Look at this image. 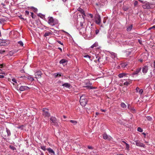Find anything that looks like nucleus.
Instances as JSON below:
<instances>
[{"instance_id":"nucleus-1","label":"nucleus","mask_w":155,"mask_h":155,"mask_svg":"<svg viewBox=\"0 0 155 155\" xmlns=\"http://www.w3.org/2000/svg\"><path fill=\"white\" fill-rule=\"evenodd\" d=\"M87 99L86 98H83V96H81L80 99V102L81 104L83 106L86 105L87 103Z\"/></svg>"},{"instance_id":"nucleus-2","label":"nucleus","mask_w":155,"mask_h":155,"mask_svg":"<svg viewBox=\"0 0 155 155\" xmlns=\"http://www.w3.org/2000/svg\"><path fill=\"white\" fill-rule=\"evenodd\" d=\"M51 120V125L57 126L58 123L57 122V120L55 117H52L50 118Z\"/></svg>"},{"instance_id":"nucleus-3","label":"nucleus","mask_w":155,"mask_h":155,"mask_svg":"<svg viewBox=\"0 0 155 155\" xmlns=\"http://www.w3.org/2000/svg\"><path fill=\"white\" fill-rule=\"evenodd\" d=\"M42 114L45 117H48L50 115L49 113L48 109L46 108H43Z\"/></svg>"},{"instance_id":"nucleus-4","label":"nucleus","mask_w":155,"mask_h":155,"mask_svg":"<svg viewBox=\"0 0 155 155\" xmlns=\"http://www.w3.org/2000/svg\"><path fill=\"white\" fill-rule=\"evenodd\" d=\"M48 23L50 25L53 26L55 25V23L54 19L52 17H49L48 18Z\"/></svg>"},{"instance_id":"nucleus-5","label":"nucleus","mask_w":155,"mask_h":155,"mask_svg":"<svg viewBox=\"0 0 155 155\" xmlns=\"http://www.w3.org/2000/svg\"><path fill=\"white\" fill-rule=\"evenodd\" d=\"M92 84L90 82H88L85 83V85L86 86H84V87H87L89 89H95L96 88L93 87L91 86Z\"/></svg>"},{"instance_id":"nucleus-6","label":"nucleus","mask_w":155,"mask_h":155,"mask_svg":"<svg viewBox=\"0 0 155 155\" xmlns=\"http://www.w3.org/2000/svg\"><path fill=\"white\" fill-rule=\"evenodd\" d=\"M142 6L143 8L144 9H149L151 8L149 2H147L144 4L142 5Z\"/></svg>"},{"instance_id":"nucleus-7","label":"nucleus","mask_w":155,"mask_h":155,"mask_svg":"<svg viewBox=\"0 0 155 155\" xmlns=\"http://www.w3.org/2000/svg\"><path fill=\"white\" fill-rule=\"evenodd\" d=\"M6 132L7 133V135H4L2 134V137H10L11 135V133L10 130L8 128H6Z\"/></svg>"},{"instance_id":"nucleus-8","label":"nucleus","mask_w":155,"mask_h":155,"mask_svg":"<svg viewBox=\"0 0 155 155\" xmlns=\"http://www.w3.org/2000/svg\"><path fill=\"white\" fill-rule=\"evenodd\" d=\"M101 22V16L100 15H99L96 17V18L95 22L97 24L99 25H100Z\"/></svg>"},{"instance_id":"nucleus-9","label":"nucleus","mask_w":155,"mask_h":155,"mask_svg":"<svg viewBox=\"0 0 155 155\" xmlns=\"http://www.w3.org/2000/svg\"><path fill=\"white\" fill-rule=\"evenodd\" d=\"M128 108L132 113H135L136 112V110L134 109V107L131 106L130 104H128Z\"/></svg>"},{"instance_id":"nucleus-10","label":"nucleus","mask_w":155,"mask_h":155,"mask_svg":"<svg viewBox=\"0 0 155 155\" xmlns=\"http://www.w3.org/2000/svg\"><path fill=\"white\" fill-rule=\"evenodd\" d=\"M36 78H39L41 77L42 73L41 71H38L36 72L35 74Z\"/></svg>"},{"instance_id":"nucleus-11","label":"nucleus","mask_w":155,"mask_h":155,"mask_svg":"<svg viewBox=\"0 0 155 155\" xmlns=\"http://www.w3.org/2000/svg\"><path fill=\"white\" fill-rule=\"evenodd\" d=\"M135 142L136 143V145L137 146L143 147H144L145 145L143 143L140 142L138 141H135Z\"/></svg>"},{"instance_id":"nucleus-12","label":"nucleus","mask_w":155,"mask_h":155,"mask_svg":"<svg viewBox=\"0 0 155 155\" xmlns=\"http://www.w3.org/2000/svg\"><path fill=\"white\" fill-rule=\"evenodd\" d=\"M119 68H125V67H128L129 66H128L127 64L126 63H121L118 65Z\"/></svg>"},{"instance_id":"nucleus-13","label":"nucleus","mask_w":155,"mask_h":155,"mask_svg":"<svg viewBox=\"0 0 155 155\" xmlns=\"http://www.w3.org/2000/svg\"><path fill=\"white\" fill-rule=\"evenodd\" d=\"M49 153L51 155H55V153L54 151L51 148H49L47 149Z\"/></svg>"},{"instance_id":"nucleus-14","label":"nucleus","mask_w":155,"mask_h":155,"mask_svg":"<svg viewBox=\"0 0 155 155\" xmlns=\"http://www.w3.org/2000/svg\"><path fill=\"white\" fill-rule=\"evenodd\" d=\"M29 87L27 86H21L19 88V90L21 91H23L26 90H27Z\"/></svg>"},{"instance_id":"nucleus-15","label":"nucleus","mask_w":155,"mask_h":155,"mask_svg":"<svg viewBox=\"0 0 155 155\" xmlns=\"http://www.w3.org/2000/svg\"><path fill=\"white\" fill-rule=\"evenodd\" d=\"M103 139L104 140L107 139L108 140H110L111 137L110 136H108L106 133H104L103 135Z\"/></svg>"},{"instance_id":"nucleus-16","label":"nucleus","mask_w":155,"mask_h":155,"mask_svg":"<svg viewBox=\"0 0 155 155\" xmlns=\"http://www.w3.org/2000/svg\"><path fill=\"white\" fill-rule=\"evenodd\" d=\"M136 92H138L141 95L143 92V90L142 89H140L138 87H137L136 89Z\"/></svg>"},{"instance_id":"nucleus-17","label":"nucleus","mask_w":155,"mask_h":155,"mask_svg":"<svg viewBox=\"0 0 155 155\" xmlns=\"http://www.w3.org/2000/svg\"><path fill=\"white\" fill-rule=\"evenodd\" d=\"M141 68L137 69V70L132 74V76L133 77L137 76V75L139 72L140 71Z\"/></svg>"},{"instance_id":"nucleus-18","label":"nucleus","mask_w":155,"mask_h":155,"mask_svg":"<svg viewBox=\"0 0 155 155\" xmlns=\"http://www.w3.org/2000/svg\"><path fill=\"white\" fill-rule=\"evenodd\" d=\"M60 64H62L63 65H66L67 63V61L65 59H61L59 62Z\"/></svg>"},{"instance_id":"nucleus-19","label":"nucleus","mask_w":155,"mask_h":155,"mask_svg":"<svg viewBox=\"0 0 155 155\" xmlns=\"http://www.w3.org/2000/svg\"><path fill=\"white\" fill-rule=\"evenodd\" d=\"M77 10L78 11L80 12L81 14H82L84 16H86V15L85 14V13L84 12V11L82 8L79 7L78 8Z\"/></svg>"},{"instance_id":"nucleus-20","label":"nucleus","mask_w":155,"mask_h":155,"mask_svg":"<svg viewBox=\"0 0 155 155\" xmlns=\"http://www.w3.org/2000/svg\"><path fill=\"white\" fill-rule=\"evenodd\" d=\"M128 74L126 73H122L120 74H118V76L119 78H122L124 77H125L127 75H128Z\"/></svg>"},{"instance_id":"nucleus-21","label":"nucleus","mask_w":155,"mask_h":155,"mask_svg":"<svg viewBox=\"0 0 155 155\" xmlns=\"http://www.w3.org/2000/svg\"><path fill=\"white\" fill-rule=\"evenodd\" d=\"M54 77L55 78H56L57 77L59 78L61 77V76H63L60 73H54Z\"/></svg>"},{"instance_id":"nucleus-22","label":"nucleus","mask_w":155,"mask_h":155,"mask_svg":"<svg viewBox=\"0 0 155 155\" xmlns=\"http://www.w3.org/2000/svg\"><path fill=\"white\" fill-rule=\"evenodd\" d=\"M62 86L63 87H65L67 88H70L71 85L70 84L68 83H65L64 84H62Z\"/></svg>"},{"instance_id":"nucleus-23","label":"nucleus","mask_w":155,"mask_h":155,"mask_svg":"<svg viewBox=\"0 0 155 155\" xmlns=\"http://www.w3.org/2000/svg\"><path fill=\"white\" fill-rule=\"evenodd\" d=\"M121 107L123 108H126L127 107V105L124 103H122L120 104Z\"/></svg>"},{"instance_id":"nucleus-24","label":"nucleus","mask_w":155,"mask_h":155,"mask_svg":"<svg viewBox=\"0 0 155 155\" xmlns=\"http://www.w3.org/2000/svg\"><path fill=\"white\" fill-rule=\"evenodd\" d=\"M6 45L5 42H4L3 40L0 39V46L5 45Z\"/></svg>"},{"instance_id":"nucleus-25","label":"nucleus","mask_w":155,"mask_h":155,"mask_svg":"<svg viewBox=\"0 0 155 155\" xmlns=\"http://www.w3.org/2000/svg\"><path fill=\"white\" fill-rule=\"evenodd\" d=\"M132 27H133L132 25H130V26H128L127 28V31H130L131 30V29H132Z\"/></svg>"},{"instance_id":"nucleus-26","label":"nucleus","mask_w":155,"mask_h":155,"mask_svg":"<svg viewBox=\"0 0 155 155\" xmlns=\"http://www.w3.org/2000/svg\"><path fill=\"white\" fill-rule=\"evenodd\" d=\"M117 57V54L114 53H111V57L113 58L114 59Z\"/></svg>"},{"instance_id":"nucleus-27","label":"nucleus","mask_w":155,"mask_h":155,"mask_svg":"<svg viewBox=\"0 0 155 155\" xmlns=\"http://www.w3.org/2000/svg\"><path fill=\"white\" fill-rule=\"evenodd\" d=\"M9 147L10 149L12 150H16V148L12 145H10L9 146Z\"/></svg>"},{"instance_id":"nucleus-28","label":"nucleus","mask_w":155,"mask_h":155,"mask_svg":"<svg viewBox=\"0 0 155 155\" xmlns=\"http://www.w3.org/2000/svg\"><path fill=\"white\" fill-rule=\"evenodd\" d=\"M146 118L147 119V120L149 121H151L152 119V118L150 117V116H148L146 117Z\"/></svg>"},{"instance_id":"nucleus-29","label":"nucleus","mask_w":155,"mask_h":155,"mask_svg":"<svg viewBox=\"0 0 155 155\" xmlns=\"http://www.w3.org/2000/svg\"><path fill=\"white\" fill-rule=\"evenodd\" d=\"M70 122L72 123L74 125H75L77 123L76 121L72 120H70Z\"/></svg>"},{"instance_id":"nucleus-30","label":"nucleus","mask_w":155,"mask_h":155,"mask_svg":"<svg viewBox=\"0 0 155 155\" xmlns=\"http://www.w3.org/2000/svg\"><path fill=\"white\" fill-rule=\"evenodd\" d=\"M51 33L50 32H46L44 35V36L46 37V36H48L50 35H51Z\"/></svg>"},{"instance_id":"nucleus-31","label":"nucleus","mask_w":155,"mask_h":155,"mask_svg":"<svg viewBox=\"0 0 155 155\" xmlns=\"http://www.w3.org/2000/svg\"><path fill=\"white\" fill-rule=\"evenodd\" d=\"M7 66H6L5 64H0V68H2L3 67H7Z\"/></svg>"},{"instance_id":"nucleus-32","label":"nucleus","mask_w":155,"mask_h":155,"mask_svg":"<svg viewBox=\"0 0 155 155\" xmlns=\"http://www.w3.org/2000/svg\"><path fill=\"white\" fill-rule=\"evenodd\" d=\"M142 71L144 73H147V71L148 68H142Z\"/></svg>"},{"instance_id":"nucleus-33","label":"nucleus","mask_w":155,"mask_h":155,"mask_svg":"<svg viewBox=\"0 0 155 155\" xmlns=\"http://www.w3.org/2000/svg\"><path fill=\"white\" fill-rule=\"evenodd\" d=\"M137 130L140 132H142L143 131V130L141 127H138L137 128Z\"/></svg>"},{"instance_id":"nucleus-34","label":"nucleus","mask_w":155,"mask_h":155,"mask_svg":"<svg viewBox=\"0 0 155 155\" xmlns=\"http://www.w3.org/2000/svg\"><path fill=\"white\" fill-rule=\"evenodd\" d=\"M28 79L29 80L31 81H33L34 80V79L33 78L31 77V76H28Z\"/></svg>"},{"instance_id":"nucleus-35","label":"nucleus","mask_w":155,"mask_h":155,"mask_svg":"<svg viewBox=\"0 0 155 155\" xmlns=\"http://www.w3.org/2000/svg\"><path fill=\"white\" fill-rule=\"evenodd\" d=\"M41 148L44 151H45L46 150H47L45 147V146H41Z\"/></svg>"},{"instance_id":"nucleus-36","label":"nucleus","mask_w":155,"mask_h":155,"mask_svg":"<svg viewBox=\"0 0 155 155\" xmlns=\"http://www.w3.org/2000/svg\"><path fill=\"white\" fill-rule=\"evenodd\" d=\"M126 149L127 150H129V145L128 143H126Z\"/></svg>"},{"instance_id":"nucleus-37","label":"nucleus","mask_w":155,"mask_h":155,"mask_svg":"<svg viewBox=\"0 0 155 155\" xmlns=\"http://www.w3.org/2000/svg\"><path fill=\"white\" fill-rule=\"evenodd\" d=\"M18 43L21 46H23V42L21 41H19L18 42Z\"/></svg>"},{"instance_id":"nucleus-38","label":"nucleus","mask_w":155,"mask_h":155,"mask_svg":"<svg viewBox=\"0 0 155 155\" xmlns=\"http://www.w3.org/2000/svg\"><path fill=\"white\" fill-rule=\"evenodd\" d=\"M97 46V45H96V44L95 43L91 47V48H93L94 47H96Z\"/></svg>"},{"instance_id":"nucleus-39","label":"nucleus","mask_w":155,"mask_h":155,"mask_svg":"<svg viewBox=\"0 0 155 155\" xmlns=\"http://www.w3.org/2000/svg\"><path fill=\"white\" fill-rule=\"evenodd\" d=\"M12 81L15 83H17L16 80L15 78H12Z\"/></svg>"},{"instance_id":"nucleus-40","label":"nucleus","mask_w":155,"mask_h":155,"mask_svg":"<svg viewBox=\"0 0 155 155\" xmlns=\"http://www.w3.org/2000/svg\"><path fill=\"white\" fill-rule=\"evenodd\" d=\"M31 16L32 18H34L35 15L33 13L31 12Z\"/></svg>"},{"instance_id":"nucleus-41","label":"nucleus","mask_w":155,"mask_h":155,"mask_svg":"<svg viewBox=\"0 0 155 155\" xmlns=\"http://www.w3.org/2000/svg\"><path fill=\"white\" fill-rule=\"evenodd\" d=\"M5 52V50H1L0 51V54H2Z\"/></svg>"},{"instance_id":"nucleus-42","label":"nucleus","mask_w":155,"mask_h":155,"mask_svg":"<svg viewBox=\"0 0 155 155\" xmlns=\"http://www.w3.org/2000/svg\"><path fill=\"white\" fill-rule=\"evenodd\" d=\"M23 125H21L18 127V129H23Z\"/></svg>"},{"instance_id":"nucleus-43","label":"nucleus","mask_w":155,"mask_h":155,"mask_svg":"<svg viewBox=\"0 0 155 155\" xmlns=\"http://www.w3.org/2000/svg\"><path fill=\"white\" fill-rule=\"evenodd\" d=\"M152 67L155 68V61H154L153 62L152 64Z\"/></svg>"},{"instance_id":"nucleus-44","label":"nucleus","mask_w":155,"mask_h":155,"mask_svg":"<svg viewBox=\"0 0 155 155\" xmlns=\"http://www.w3.org/2000/svg\"><path fill=\"white\" fill-rule=\"evenodd\" d=\"M101 59V58L100 57H99L97 59V60H95L94 61L96 62H97V61H98V62H100V59Z\"/></svg>"},{"instance_id":"nucleus-45","label":"nucleus","mask_w":155,"mask_h":155,"mask_svg":"<svg viewBox=\"0 0 155 155\" xmlns=\"http://www.w3.org/2000/svg\"><path fill=\"white\" fill-rule=\"evenodd\" d=\"M124 84L126 85H128L129 84V83L127 81H126L124 83Z\"/></svg>"},{"instance_id":"nucleus-46","label":"nucleus","mask_w":155,"mask_h":155,"mask_svg":"<svg viewBox=\"0 0 155 155\" xmlns=\"http://www.w3.org/2000/svg\"><path fill=\"white\" fill-rule=\"evenodd\" d=\"M84 58H90V57L88 55H86L84 56Z\"/></svg>"},{"instance_id":"nucleus-47","label":"nucleus","mask_w":155,"mask_h":155,"mask_svg":"<svg viewBox=\"0 0 155 155\" xmlns=\"http://www.w3.org/2000/svg\"><path fill=\"white\" fill-rule=\"evenodd\" d=\"M57 41L59 44H60L61 45H63V43H61V41Z\"/></svg>"},{"instance_id":"nucleus-48","label":"nucleus","mask_w":155,"mask_h":155,"mask_svg":"<svg viewBox=\"0 0 155 155\" xmlns=\"http://www.w3.org/2000/svg\"><path fill=\"white\" fill-rule=\"evenodd\" d=\"M154 28H155V25H154L153 26L150 28H149V30H150V29H152Z\"/></svg>"},{"instance_id":"nucleus-49","label":"nucleus","mask_w":155,"mask_h":155,"mask_svg":"<svg viewBox=\"0 0 155 155\" xmlns=\"http://www.w3.org/2000/svg\"><path fill=\"white\" fill-rule=\"evenodd\" d=\"M138 2L137 1H135L134 2V5L135 6H136V5H137V4H138Z\"/></svg>"},{"instance_id":"nucleus-50","label":"nucleus","mask_w":155,"mask_h":155,"mask_svg":"<svg viewBox=\"0 0 155 155\" xmlns=\"http://www.w3.org/2000/svg\"><path fill=\"white\" fill-rule=\"evenodd\" d=\"M25 15H28L29 14V12L28 11H26L25 12Z\"/></svg>"},{"instance_id":"nucleus-51","label":"nucleus","mask_w":155,"mask_h":155,"mask_svg":"<svg viewBox=\"0 0 155 155\" xmlns=\"http://www.w3.org/2000/svg\"><path fill=\"white\" fill-rule=\"evenodd\" d=\"M2 6L4 8H6V7H5V5L4 4H2Z\"/></svg>"},{"instance_id":"nucleus-52","label":"nucleus","mask_w":155,"mask_h":155,"mask_svg":"<svg viewBox=\"0 0 155 155\" xmlns=\"http://www.w3.org/2000/svg\"><path fill=\"white\" fill-rule=\"evenodd\" d=\"M128 8L127 7H125L124 8V11H127L128 10Z\"/></svg>"},{"instance_id":"nucleus-53","label":"nucleus","mask_w":155,"mask_h":155,"mask_svg":"<svg viewBox=\"0 0 155 155\" xmlns=\"http://www.w3.org/2000/svg\"><path fill=\"white\" fill-rule=\"evenodd\" d=\"M99 32V30H98L97 29L96 30L95 33H96V34H97Z\"/></svg>"},{"instance_id":"nucleus-54","label":"nucleus","mask_w":155,"mask_h":155,"mask_svg":"<svg viewBox=\"0 0 155 155\" xmlns=\"http://www.w3.org/2000/svg\"><path fill=\"white\" fill-rule=\"evenodd\" d=\"M87 147L89 149H93L92 147L91 146H88Z\"/></svg>"},{"instance_id":"nucleus-55","label":"nucleus","mask_w":155,"mask_h":155,"mask_svg":"<svg viewBox=\"0 0 155 155\" xmlns=\"http://www.w3.org/2000/svg\"><path fill=\"white\" fill-rule=\"evenodd\" d=\"M89 16L91 18H92L93 17V15L92 14H89Z\"/></svg>"},{"instance_id":"nucleus-56","label":"nucleus","mask_w":155,"mask_h":155,"mask_svg":"<svg viewBox=\"0 0 155 155\" xmlns=\"http://www.w3.org/2000/svg\"><path fill=\"white\" fill-rule=\"evenodd\" d=\"M106 22V19H105V18H104L103 21V23H105Z\"/></svg>"},{"instance_id":"nucleus-57","label":"nucleus","mask_w":155,"mask_h":155,"mask_svg":"<svg viewBox=\"0 0 155 155\" xmlns=\"http://www.w3.org/2000/svg\"><path fill=\"white\" fill-rule=\"evenodd\" d=\"M4 77V75H0V78H3Z\"/></svg>"},{"instance_id":"nucleus-58","label":"nucleus","mask_w":155,"mask_h":155,"mask_svg":"<svg viewBox=\"0 0 155 155\" xmlns=\"http://www.w3.org/2000/svg\"><path fill=\"white\" fill-rule=\"evenodd\" d=\"M139 61L140 62H142L143 61V59H140L139 60Z\"/></svg>"},{"instance_id":"nucleus-59","label":"nucleus","mask_w":155,"mask_h":155,"mask_svg":"<svg viewBox=\"0 0 155 155\" xmlns=\"http://www.w3.org/2000/svg\"><path fill=\"white\" fill-rule=\"evenodd\" d=\"M101 111L102 112H105L106 111V110H103L102 109H101Z\"/></svg>"},{"instance_id":"nucleus-60","label":"nucleus","mask_w":155,"mask_h":155,"mask_svg":"<svg viewBox=\"0 0 155 155\" xmlns=\"http://www.w3.org/2000/svg\"><path fill=\"white\" fill-rule=\"evenodd\" d=\"M58 49L60 50L61 52L62 51V49L61 48L59 47L58 48Z\"/></svg>"},{"instance_id":"nucleus-61","label":"nucleus","mask_w":155,"mask_h":155,"mask_svg":"<svg viewBox=\"0 0 155 155\" xmlns=\"http://www.w3.org/2000/svg\"><path fill=\"white\" fill-rule=\"evenodd\" d=\"M20 71L21 72V73H23V72H24V70H23V69Z\"/></svg>"},{"instance_id":"nucleus-62","label":"nucleus","mask_w":155,"mask_h":155,"mask_svg":"<svg viewBox=\"0 0 155 155\" xmlns=\"http://www.w3.org/2000/svg\"><path fill=\"white\" fill-rule=\"evenodd\" d=\"M141 3H143V4H145L144 3V2L143 1H141V0H140V1Z\"/></svg>"},{"instance_id":"nucleus-63","label":"nucleus","mask_w":155,"mask_h":155,"mask_svg":"<svg viewBox=\"0 0 155 155\" xmlns=\"http://www.w3.org/2000/svg\"><path fill=\"white\" fill-rule=\"evenodd\" d=\"M40 155H44V154L42 152H41Z\"/></svg>"},{"instance_id":"nucleus-64","label":"nucleus","mask_w":155,"mask_h":155,"mask_svg":"<svg viewBox=\"0 0 155 155\" xmlns=\"http://www.w3.org/2000/svg\"><path fill=\"white\" fill-rule=\"evenodd\" d=\"M117 155H124L123 154H117Z\"/></svg>"}]
</instances>
